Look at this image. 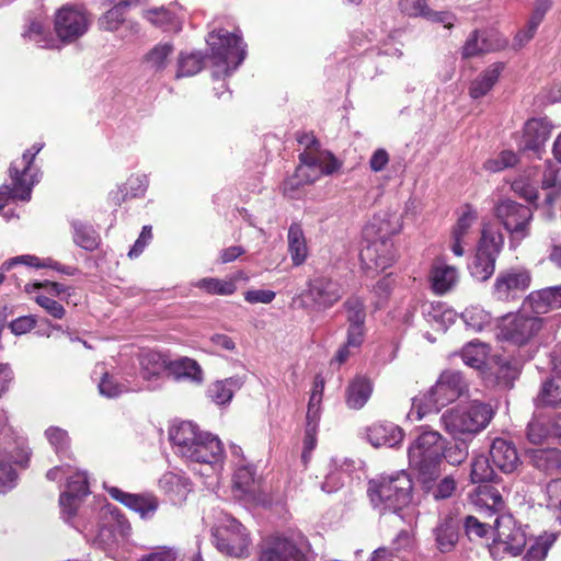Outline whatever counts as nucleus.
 Returning <instances> with one entry per match:
<instances>
[{
  "label": "nucleus",
  "instance_id": "nucleus-1",
  "mask_svg": "<svg viewBox=\"0 0 561 561\" xmlns=\"http://www.w3.org/2000/svg\"><path fill=\"white\" fill-rule=\"evenodd\" d=\"M169 436L176 455L205 468L199 472L202 476L210 477L222 469L225 451L216 435L201 431L191 421H183L170 428Z\"/></svg>",
  "mask_w": 561,
  "mask_h": 561
},
{
  "label": "nucleus",
  "instance_id": "nucleus-2",
  "mask_svg": "<svg viewBox=\"0 0 561 561\" xmlns=\"http://www.w3.org/2000/svg\"><path fill=\"white\" fill-rule=\"evenodd\" d=\"M467 392L468 382L460 371L454 369L444 370L435 385L426 393L413 398L408 417L412 421H420L427 413L439 411Z\"/></svg>",
  "mask_w": 561,
  "mask_h": 561
},
{
  "label": "nucleus",
  "instance_id": "nucleus-3",
  "mask_svg": "<svg viewBox=\"0 0 561 561\" xmlns=\"http://www.w3.org/2000/svg\"><path fill=\"white\" fill-rule=\"evenodd\" d=\"M446 440L436 431H426L410 445L408 458L410 468L416 472L420 483H430L440 473L445 457Z\"/></svg>",
  "mask_w": 561,
  "mask_h": 561
},
{
  "label": "nucleus",
  "instance_id": "nucleus-4",
  "mask_svg": "<svg viewBox=\"0 0 561 561\" xmlns=\"http://www.w3.org/2000/svg\"><path fill=\"white\" fill-rule=\"evenodd\" d=\"M368 495L381 514H398L409 506L412 499V480L405 471L381 476L369 481Z\"/></svg>",
  "mask_w": 561,
  "mask_h": 561
},
{
  "label": "nucleus",
  "instance_id": "nucleus-5",
  "mask_svg": "<svg viewBox=\"0 0 561 561\" xmlns=\"http://www.w3.org/2000/svg\"><path fill=\"white\" fill-rule=\"evenodd\" d=\"M43 147V144H34L21 158L11 163L9 169L11 184L0 187V210L11 198L23 202L31 199L32 190L41 179V171L34 164V160Z\"/></svg>",
  "mask_w": 561,
  "mask_h": 561
},
{
  "label": "nucleus",
  "instance_id": "nucleus-6",
  "mask_svg": "<svg viewBox=\"0 0 561 561\" xmlns=\"http://www.w3.org/2000/svg\"><path fill=\"white\" fill-rule=\"evenodd\" d=\"M305 139L308 150L300 153V164L295 174L284 182V193L291 198L296 197L295 191L300 186L311 184L322 175H330L340 167L331 153L318 152L311 148V145H317L313 137L305 136L299 139V142L304 144Z\"/></svg>",
  "mask_w": 561,
  "mask_h": 561
},
{
  "label": "nucleus",
  "instance_id": "nucleus-7",
  "mask_svg": "<svg viewBox=\"0 0 561 561\" xmlns=\"http://www.w3.org/2000/svg\"><path fill=\"white\" fill-rule=\"evenodd\" d=\"M491 404L478 400L468 405H458L445 411L440 416L444 430L456 439L473 436L484 430L493 419Z\"/></svg>",
  "mask_w": 561,
  "mask_h": 561
},
{
  "label": "nucleus",
  "instance_id": "nucleus-8",
  "mask_svg": "<svg viewBox=\"0 0 561 561\" xmlns=\"http://www.w3.org/2000/svg\"><path fill=\"white\" fill-rule=\"evenodd\" d=\"M206 42L210 48L214 64L224 67L226 76L231 75L247 56V45L243 43L239 30L233 33L224 28L214 30L208 34Z\"/></svg>",
  "mask_w": 561,
  "mask_h": 561
},
{
  "label": "nucleus",
  "instance_id": "nucleus-9",
  "mask_svg": "<svg viewBox=\"0 0 561 561\" xmlns=\"http://www.w3.org/2000/svg\"><path fill=\"white\" fill-rule=\"evenodd\" d=\"M396 232L397 228L388 231L380 226L376 229L375 224H370L365 228L366 245L363 247L359 253L364 268L383 271L392 265L396 255L390 236Z\"/></svg>",
  "mask_w": 561,
  "mask_h": 561
},
{
  "label": "nucleus",
  "instance_id": "nucleus-10",
  "mask_svg": "<svg viewBox=\"0 0 561 561\" xmlns=\"http://www.w3.org/2000/svg\"><path fill=\"white\" fill-rule=\"evenodd\" d=\"M213 543L216 549L232 558L249 556L251 539L245 527L236 518L225 515L211 529Z\"/></svg>",
  "mask_w": 561,
  "mask_h": 561
},
{
  "label": "nucleus",
  "instance_id": "nucleus-11",
  "mask_svg": "<svg viewBox=\"0 0 561 561\" xmlns=\"http://www.w3.org/2000/svg\"><path fill=\"white\" fill-rule=\"evenodd\" d=\"M542 319L528 316L524 311L507 313L496 324V337L514 345L529 343L541 330Z\"/></svg>",
  "mask_w": 561,
  "mask_h": 561
},
{
  "label": "nucleus",
  "instance_id": "nucleus-12",
  "mask_svg": "<svg viewBox=\"0 0 561 561\" xmlns=\"http://www.w3.org/2000/svg\"><path fill=\"white\" fill-rule=\"evenodd\" d=\"M494 529L495 537L490 548L492 554L504 552L511 556H518L522 553L528 542L526 528L511 514L497 516Z\"/></svg>",
  "mask_w": 561,
  "mask_h": 561
},
{
  "label": "nucleus",
  "instance_id": "nucleus-13",
  "mask_svg": "<svg viewBox=\"0 0 561 561\" xmlns=\"http://www.w3.org/2000/svg\"><path fill=\"white\" fill-rule=\"evenodd\" d=\"M495 216L510 232L512 240H523L529 234L533 219L530 207L511 199H503L495 206Z\"/></svg>",
  "mask_w": 561,
  "mask_h": 561
},
{
  "label": "nucleus",
  "instance_id": "nucleus-14",
  "mask_svg": "<svg viewBox=\"0 0 561 561\" xmlns=\"http://www.w3.org/2000/svg\"><path fill=\"white\" fill-rule=\"evenodd\" d=\"M89 25L87 12L77 5H64L55 14L54 28L62 43L77 41L87 33Z\"/></svg>",
  "mask_w": 561,
  "mask_h": 561
},
{
  "label": "nucleus",
  "instance_id": "nucleus-15",
  "mask_svg": "<svg viewBox=\"0 0 561 561\" xmlns=\"http://www.w3.org/2000/svg\"><path fill=\"white\" fill-rule=\"evenodd\" d=\"M304 295L313 304L314 309L327 310L342 298L343 290L337 280L327 275H316L308 282Z\"/></svg>",
  "mask_w": 561,
  "mask_h": 561
},
{
  "label": "nucleus",
  "instance_id": "nucleus-16",
  "mask_svg": "<svg viewBox=\"0 0 561 561\" xmlns=\"http://www.w3.org/2000/svg\"><path fill=\"white\" fill-rule=\"evenodd\" d=\"M531 276L528 271L511 268L501 272L493 284L492 296L499 301H511L519 297L530 286Z\"/></svg>",
  "mask_w": 561,
  "mask_h": 561
},
{
  "label": "nucleus",
  "instance_id": "nucleus-17",
  "mask_svg": "<svg viewBox=\"0 0 561 561\" xmlns=\"http://www.w3.org/2000/svg\"><path fill=\"white\" fill-rule=\"evenodd\" d=\"M89 494L88 476L84 471H76L67 477L66 490L60 494L59 504L62 519L72 524L76 513L84 496Z\"/></svg>",
  "mask_w": 561,
  "mask_h": 561
},
{
  "label": "nucleus",
  "instance_id": "nucleus-18",
  "mask_svg": "<svg viewBox=\"0 0 561 561\" xmlns=\"http://www.w3.org/2000/svg\"><path fill=\"white\" fill-rule=\"evenodd\" d=\"M343 308L347 321L346 343L353 350H357L365 337L366 310L364 301L357 296H351L343 304Z\"/></svg>",
  "mask_w": 561,
  "mask_h": 561
},
{
  "label": "nucleus",
  "instance_id": "nucleus-19",
  "mask_svg": "<svg viewBox=\"0 0 561 561\" xmlns=\"http://www.w3.org/2000/svg\"><path fill=\"white\" fill-rule=\"evenodd\" d=\"M104 488L112 499L139 514L142 519L151 518L159 507L158 499L151 493L136 494L125 492L116 486L105 485Z\"/></svg>",
  "mask_w": 561,
  "mask_h": 561
},
{
  "label": "nucleus",
  "instance_id": "nucleus-20",
  "mask_svg": "<svg viewBox=\"0 0 561 561\" xmlns=\"http://www.w3.org/2000/svg\"><path fill=\"white\" fill-rule=\"evenodd\" d=\"M552 125L547 118L528 119L523 129L518 148L522 151H533L540 154L550 137Z\"/></svg>",
  "mask_w": 561,
  "mask_h": 561
},
{
  "label": "nucleus",
  "instance_id": "nucleus-21",
  "mask_svg": "<svg viewBox=\"0 0 561 561\" xmlns=\"http://www.w3.org/2000/svg\"><path fill=\"white\" fill-rule=\"evenodd\" d=\"M113 5L105 11L98 20L99 28L105 32H116L121 26H125L130 34L139 33V24L133 20H126L128 10L135 4L126 0L110 1Z\"/></svg>",
  "mask_w": 561,
  "mask_h": 561
},
{
  "label": "nucleus",
  "instance_id": "nucleus-22",
  "mask_svg": "<svg viewBox=\"0 0 561 561\" xmlns=\"http://www.w3.org/2000/svg\"><path fill=\"white\" fill-rule=\"evenodd\" d=\"M260 561H307V558L291 540L275 537L265 541Z\"/></svg>",
  "mask_w": 561,
  "mask_h": 561
},
{
  "label": "nucleus",
  "instance_id": "nucleus-23",
  "mask_svg": "<svg viewBox=\"0 0 561 561\" xmlns=\"http://www.w3.org/2000/svg\"><path fill=\"white\" fill-rule=\"evenodd\" d=\"M428 282L431 289L438 296L454 290L459 282V272L455 266L447 264L442 259H436L430 268Z\"/></svg>",
  "mask_w": 561,
  "mask_h": 561
},
{
  "label": "nucleus",
  "instance_id": "nucleus-24",
  "mask_svg": "<svg viewBox=\"0 0 561 561\" xmlns=\"http://www.w3.org/2000/svg\"><path fill=\"white\" fill-rule=\"evenodd\" d=\"M432 535L435 548L440 553H450L456 550L459 542V522L451 516H445L440 518L437 525L433 528Z\"/></svg>",
  "mask_w": 561,
  "mask_h": 561
},
{
  "label": "nucleus",
  "instance_id": "nucleus-25",
  "mask_svg": "<svg viewBox=\"0 0 561 561\" xmlns=\"http://www.w3.org/2000/svg\"><path fill=\"white\" fill-rule=\"evenodd\" d=\"M561 308V285L531 291L523 302V310L530 309L536 314H545Z\"/></svg>",
  "mask_w": 561,
  "mask_h": 561
},
{
  "label": "nucleus",
  "instance_id": "nucleus-26",
  "mask_svg": "<svg viewBox=\"0 0 561 561\" xmlns=\"http://www.w3.org/2000/svg\"><path fill=\"white\" fill-rule=\"evenodd\" d=\"M233 486L240 497L255 500L260 490V483L256 479V469L247 459H241L234 463Z\"/></svg>",
  "mask_w": 561,
  "mask_h": 561
},
{
  "label": "nucleus",
  "instance_id": "nucleus-27",
  "mask_svg": "<svg viewBox=\"0 0 561 561\" xmlns=\"http://www.w3.org/2000/svg\"><path fill=\"white\" fill-rule=\"evenodd\" d=\"M490 456L494 467L504 473H511L520 463L514 444L504 438H495L490 448Z\"/></svg>",
  "mask_w": 561,
  "mask_h": 561
},
{
  "label": "nucleus",
  "instance_id": "nucleus-28",
  "mask_svg": "<svg viewBox=\"0 0 561 561\" xmlns=\"http://www.w3.org/2000/svg\"><path fill=\"white\" fill-rule=\"evenodd\" d=\"M403 436L402 430L389 422L376 423L367 428V440L374 447H396Z\"/></svg>",
  "mask_w": 561,
  "mask_h": 561
},
{
  "label": "nucleus",
  "instance_id": "nucleus-29",
  "mask_svg": "<svg viewBox=\"0 0 561 561\" xmlns=\"http://www.w3.org/2000/svg\"><path fill=\"white\" fill-rule=\"evenodd\" d=\"M159 488L174 504H182L191 492L190 480L175 472L162 474L159 479Z\"/></svg>",
  "mask_w": 561,
  "mask_h": 561
},
{
  "label": "nucleus",
  "instance_id": "nucleus-30",
  "mask_svg": "<svg viewBox=\"0 0 561 561\" xmlns=\"http://www.w3.org/2000/svg\"><path fill=\"white\" fill-rule=\"evenodd\" d=\"M169 364L168 356L159 352H144L139 357L140 375L147 381H159L165 373L169 374Z\"/></svg>",
  "mask_w": 561,
  "mask_h": 561
},
{
  "label": "nucleus",
  "instance_id": "nucleus-31",
  "mask_svg": "<svg viewBox=\"0 0 561 561\" xmlns=\"http://www.w3.org/2000/svg\"><path fill=\"white\" fill-rule=\"evenodd\" d=\"M169 375L175 380H186L195 385H201L204 381V371L201 365L190 357L170 360Z\"/></svg>",
  "mask_w": 561,
  "mask_h": 561
},
{
  "label": "nucleus",
  "instance_id": "nucleus-32",
  "mask_svg": "<svg viewBox=\"0 0 561 561\" xmlns=\"http://www.w3.org/2000/svg\"><path fill=\"white\" fill-rule=\"evenodd\" d=\"M21 453L28 460L30 453L24 448V440L8 424L4 410L0 409V454Z\"/></svg>",
  "mask_w": 561,
  "mask_h": 561
},
{
  "label": "nucleus",
  "instance_id": "nucleus-33",
  "mask_svg": "<svg viewBox=\"0 0 561 561\" xmlns=\"http://www.w3.org/2000/svg\"><path fill=\"white\" fill-rule=\"evenodd\" d=\"M371 393L373 383L370 379L364 376H356L346 388V405L350 409L359 410L367 403Z\"/></svg>",
  "mask_w": 561,
  "mask_h": 561
},
{
  "label": "nucleus",
  "instance_id": "nucleus-34",
  "mask_svg": "<svg viewBox=\"0 0 561 561\" xmlns=\"http://www.w3.org/2000/svg\"><path fill=\"white\" fill-rule=\"evenodd\" d=\"M288 252L293 265H302L309 254L306 237L302 227L298 222H293L288 228L287 233Z\"/></svg>",
  "mask_w": 561,
  "mask_h": 561
},
{
  "label": "nucleus",
  "instance_id": "nucleus-35",
  "mask_svg": "<svg viewBox=\"0 0 561 561\" xmlns=\"http://www.w3.org/2000/svg\"><path fill=\"white\" fill-rule=\"evenodd\" d=\"M18 264H25L27 266H33V267H49V268H53V270H55L61 274L68 275V276H73L78 273V268H76L73 266L62 265L53 259H45V260L41 261L37 256H34V255H21V256L12 257V259L5 261L2 264L1 268L3 271H9Z\"/></svg>",
  "mask_w": 561,
  "mask_h": 561
},
{
  "label": "nucleus",
  "instance_id": "nucleus-36",
  "mask_svg": "<svg viewBox=\"0 0 561 561\" xmlns=\"http://www.w3.org/2000/svg\"><path fill=\"white\" fill-rule=\"evenodd\" d=\"M27 461L21 453L0 454V493H7L15 486L18 474L12 462L23 465Z\"/></svg>",
  "mask_w": 561,
  "mask_h": 561
},
{
  "label": "nucleus",
  "instance_id": "nucleus-37",
  "mask_svg": "<svg viewBox=\"0 0 561 561\" xmlns=\"http://www.w3.org/2000/svg\"><path fill=\"white\" fill-rule=\"evenodd\" d=\"M242 381L239 377H230L217 380L207 388V397L217 405H224L231 401L236 390L240 389Z\"/></svg>",
  "mask_w": 561,
  "mask_h": 561
},
{
  "label": "nucleus",
  "instance_id": "nucleus-38",
  "mask_svg": "<svg viewBox=\"0 0 561 561\" xmlns=\"http://www.w3.org/2000/svg\"><path fill=\"white\" fill-rule=\"evenodd\" d=\"M503 70L502 64H493L482 71L474 80H472L469 94L472 99H480L488 94L499 80Z\"/></svg>",
  "mask_w": 561,
  "mask_h": 561
},
{
  "label": "nucleus",
  "instance_id": "nucleus-39",
  "mask_svg": "<svg viewBox=\"0 0 561 561\" xmlns=\"http://www.w3.org/2000/svg\"><path fill=\"white\" fill-rule=\"evenodd\" d=\"M528 455L531 463L543 472L550 473L561 469V450L559 448L530 449Z\"/></svg>",
  "mask_w": 561,
  "mask_h": 561
},
{
  "label": "nucleus",
  "instance_id": "nucleus-40",
  "mask_svg": "<svg viewBox=\"0 0 561 561\" xmlns=\"http://www.w3.org/2000/svg\"><path fill=\"white\" fill-rule=\"evenodd\" d=\"M504 245V236L495 224H484L478 249L497 259Z\"/></svg>",
  "mask_w": 561,
  "mask_h": 561
},
{
  "label": "nucleus",
  "instance_id": "nucleus-41",
  "mask_svg": "<svg viewBox=\"0 0 561 561\" xmlns=\"http://www.w3.org/2000/svg\"><path fill=\"white\" fill-rule=\"evenodd\" d=\"M76 529L81 531L88 541H90L93 546L101 548L103 550L111 549L115 545L118 543L114 530H112L108 523H104L98 530V534L94 536L87 526L81 527L78 522H73L71 524Z\"/></svg>",
  "mask_w": 561,
  "mask_h": 561
},
{
  "label": "nucleus",
  "instance_id": "nucleus-42",
  "mask_svg": "<svg viewBox=\"0 0 561 561\" xmlns=\"http://www.w3.org/2000/svg\"><path fill=\"white\" fill-rule=\"evenodd\" d=\"M174 53L173 44L170 42L154 45L144 57L147 67L153 71H162L167 68L170 57Z\"/></svg>",
  "mask_w": 561,
  "mask_h": 561
},
{
  "label": "nucleus",
  "instance_id": "nucleus-43",
  "mask_svg": "<svg viewBox=\"0 0 561 561\" xmlns=\"http://www.w3.org/2000/svg\"><path fill=\"white\" fill-rule=\"evenodd\" d=\"M537 407L556 408L561 404V376H553L542 383L535 399Z\"/></svg>",
  "mask_w": 561,
  "mask_h": 561
},
{
  "label": "nucleus",
  "instance_id": "nucleus-44",
  "mask_svg": "<svg viewBox=\"0 0 561 561\" xmlns=\"http://www.w3.org/2000/svg\"><path fill=\"white\" fill-rule=\"evenodd\" d=\"M489 355V346L481 342H470L466 344L460 353L462 362L472 368L481 369Z\"/></svg>",
  "mask_w": 561,
  "mask_h": 561
},
{
  "label": "nucleus",
  "instance_id": "nucleus-45",
  "mask_svg": "<svg viewBox=\"0 0 561 561\" xmlns=\"http://www.w3.org/2000/svg\"><path fill=\"white\" fill-rule=\"evenodd\" d=\"M71 226L73 229V241L78 247L87 251H93L98 248L100 238L92 226L79 220H73Z\"/></svg>",
  "mask_w": 561,
  "mask_h": 561
},
{
  "label": "nucleus",
  "instance_id": "nucleus-46",
  "mask_svg": "<svg viewBox=\"0 0 561 561\" xmlns=\"http://www.w3.org/2000/svg\"><path fill=\"white\" fill-rule=\"evenodd\" d=\"M500 46V44H494L485 32L479 33L474 31L463 45L462 56L466 58L473 57L482 53L497 49Z\"/></svg>",
  "mask_w": 561,
  "mask_h": 561
},
{
  "label": "nucleus",
  "instance_id": "nucleus-47",
  "mask_svg": "<svg viewBox=\"0 0 561 561\" xmlns=\"http://www.w3.org/2000/svg\"><path fill=\"white\" fill-rule=\"evenodd\" d=\"M100 393L107 398H115L128 391H136L138 388L128 380L121 381L115 375L104 373L99 382Z\"/></svg>",
  "mask_w": 561,
  "mask_h": 561
},
{
  "label": "nucleus",
  "instance_id": "nucleus-48",
  "mask_svg": "<svg viewBox=\"0 0 561 561\" xmlns=\"http://www.w3.org/2000/svg\"><path fill=\"white\" fill-rule=\"evenodd\" d=\"M495 257L477 249L474 260L469 266L471 276L481 282L489 279L495 271Z\"/></svg>",
  "mask_w": 561,
  "mask_h": 561
},
{
  "label": "nucleus",
  "instance_id": "nucleus-49",
  "mask_svg": "<svg viewBox=\"0 0 561 561\" xmlns=\"http://www.w3.org/2000/svg\"><path fill=\"white\" fill-rule=\"evenodd\" d=\"M142 16L151 24L162 27L165 31L179 30V22L176 20L174 12L164 7L145 10L142 12Z\"/></svg>",
  "mask_w": 561,
  "mask_h": 561
},
{
  "label": "nucleus",
  "instance_id": "nucleus-50",
  "mask_svg": "<svg viewBox=\"0 0 561 561\" xmlns=\"http://www.w3.org/2000/svg\"><path fill=\"white\" fill-rule=\"evenodd\" d=\"M192 285L205 290L209 295L229 296L237 290V285L233 279L225 280L215 277H205L193 282Z\"/></svg>",
  "mask_w": 561,
  "mask_h": 561
},
{
  "label": "nucleus",
  "instance_id": "nucleus-51",
  "mask_svg": "<svg viewBox=\"0 0 561 561\" xmlns=\"http://www.w3.org/2000/svg\"><path fill=\"white\" fill-rule=\"evenodd\" d=\"M465 324L473 331H482L492 323V316L480 306H470L461 313Z\"/></svg>",
  "mask_w": 561,
  "mask_h": 561
},
{
  "label": "nucleus",
  "instance_id": "nucleus-52",
  "mask_svg": "<svg viewBox=\"0 0 561 561\" xmlns=\"http://www.w3.org/2000/svg\"><path fill=\"white\" fill-rule=\"evenodd\" d=\"M557 537L554 534H545L534 539L523 561H543Z\"/></svg>",
  "mask_w": 561,
  "mask_h": 561
},
{
  "label": "nucleus",
  "instance_id": "nucleus-53",
  "mask_svg": "<svg viewBox=\"0 0 561 561\" xmlns=\"http://www.w3.org/2000/svg\"><path fill=\"white\" fill-rule=\"evenodd\" d=\"M23 36L34 42L41 48H58L57 39L53 38L39 21H32Z\"/></svg>",
  "mask_w": 561,
  "mask_h": 561
},
{
  "label": "nucleus",
  "instance_id": "nucleus-54",
  "mask_svg": "<svg viewBox=\"0 0 561 561\" xmlns=\"http://www.w3.org/2000/svg\"><path fill=\"white\" fill-rule=\"evenodd\" d=\"M494 468L484 455L474 456L471 461L470 480L472 483H482L494 479Z\"/></svg>",
  "mask_w": 561,
  "mask_h": 561
},
{
  "label": "nucleus",
  "instance_id": "nucleus-55",
  "mask_svg": "<svg viewBox=\"0 0 561 561\" xmlns=\"http://www.w3.org/2000/svg\"><path fill=\"white\" fill-rule=\"evenodd\" d=\"M424 492L433 495L435 500H445L453 495L456 490V481L453 477H445L440 481L436 482V479H432L431 482L421 483Z\"/></svg>",
  "mask_w": 561,
  "mask_h": 561
},
{
  "label": "nucleus",
  "instance_id": "nucleus-56",
  "mask_svg": "<svg viewBox=\"0 0 561 561\" xmlns=\"http://www.w3.org/2000/svg\"><path fill=\"white\" fill-rule=\"evenodd\" d=\"M45 437L58 456H68L70 438L66 430L50 426L45 431Z\"/></svg>",
  "mask_w": 561,
  "mask_h": 561
},
{
  "label": "nucleus",
  "instance_id": "nucleus-57",
  "mask_svg": "<svg viewBox=\"0 0 561 561\" xmlns=\"http://www.w3.org/2000/svg\"><path fill=\"white\" fill-rule=\"evenodd\" d=\"M557 438L553 434V425L549 426L541 417H534L527 426V438L533 444H541L549 438Z\"/></svg>",
  "mask_w": 561,
  "mask_h": 561
},
{
  "label": "nucleus",
  "instance_id": "nucleus-58",
  "mask_svg": "<svg viewBox=\"0 0 561 561\" xmlns=\"http://www.w3.org/2000/svg\"><path fill=\"white\" fill-rule=\"evenodd\" d=\"M203 68V56L199 53L181 54L178 61L176 78L191 77Z\"/></svg>",
  "mask_w": 561,
  "mask_h": 561
},
{
  "label": "nucleus",
  "instance_id": "nucleus-59",
  "mask_svg": "<svg viewBox=\"0 0 561 561\" xmlns=\"http://www.w3.org/2000/svg\"><path fill=\"white\" fill-rule=\"evenodd\" d=\"M477 211L471 206L466 205L462 209L461 215L457 219L451 236L461 238L463 240H468V237L471 232L473 225L477 222Z\"/></svg>",
  "mask_w": 561,
  "mask_h": 561
},
{
  "label": "nucleus",
  "instance_id": "nucleus-60",
  "mask_svg": "<svg viewBox=\"0 0 561 561\" xmlns=\"http://www.w3.org/2000/svg\"><path fill=\"white\" fill-rule=\"evenodd\" d=\"M476 503L478 505L485 506L494 513L504 507V501L501 493L491 485H484L479 489Z\"/></svg>",
  "mask_w": 561,
  "mask_h": 561
},
{
  "label": "nucleus",
  "instance_id": "nucleus-61",
  "mask_svg": "<svg viewBox=\"0 0 561 561\" xmlns=\"http://www.w3.org/2000/svg\"><path fill=\"white\" fill-rule=\"evenodd\" d=\"M347 477L346 472L339 468L337 460L332 459L329 465V472L321 483V490L325 493L335 492L343 486Z\"/></svg>",
  "mask_w": 561,
  "mask_h": 561
},
{
  "label": "nucleus",
  "instance_id": "nucleus-62",
  "mask_svg": "<svg viewBox=\"0 0 561 561\" xmlns=\"http://www.w3.org/2000/svg\"><path fill=\"white\" fill-rule=\"evenodd\" d=\"M518 156L512 150H503L496 157L488 159L483 168L489 172H501L516 165Z\"/></svg>",
  "mask_w": 561,
  "mask_h": 561
},
{
  "label": "nucleus",
  "instance_id": "nucleus-63",
  "mask_svg": "<svg viewBox=\"0 0 561 561\" xmlns=\"http://www.w3.org/2000/svg\"><path fill=\"white\" fill-rule=\"evenodd\" d=\"M547 507L556 512L557 518L561 519V479L551 480L546 485Z\"/></svg>",
  "mask_w": 561,
  "mask_h": 561
},
{
  "label": "nucleus",
  "instance_id": "nucleus-64",
  "mask_svg": "<svg viewBox=\"0 0 561 561\" xmlns=\"http://www.w3.org/2000/svg\"><path fill=\"white\" fill-rule=\"evenodd\" d=\"M107 523L111 526L112 530H115L113 533L118 543L130 536L131 526L126 517L119 514H112Z\"/></svg>",
  "mask_w": 561,
  "mask_h": 561
}]
</instances>
